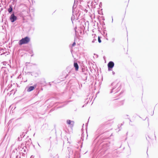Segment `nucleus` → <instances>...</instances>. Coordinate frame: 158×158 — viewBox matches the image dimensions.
Masks as SVG:
<instances>
[{
	"label": "nucleus",
	"instance_id": "1",
	"mask_svg": "<svg viewBox=\"0 0 158 158\" xmlns=\"http://www.w3.org/2000/svg\"><path fill=\"white\" fill-rule=\"evenodd\" d=\"M121 85L120 83L116 82H114L111 84V86L112 87V89L110 92L112 93L113 92H115V93L118 92L121 89Z\"/></svg>",
	"mask_w": 158,
	"mask_h": 158
},
{
	"label": "nucleus",
	"instance_id": "2",
	"mask_svg": "<svg viewBox=\"0 0 158 158\" xmlns=\"http://www.w3.org/2000/svg\"><path fill=\"white\" fill-rule=\"evenodd\" d=\"M30 38L29 37L27 36L20 40L19 42V44L20 45L24 44H27L30 42Z\"/></svg>",
	"mask_w": 158,
	"mask_h": 158
},
{
	"label": "nucleus",
	"instance_id": "3",
	"mask_svg": "<svg viewBox=\"0 0 158 158\" xmlns=\"http://www.w3.org/2000/svg\"><path fill=\"white\" fill-rule=\"evenodd\" d=\"M105 128V125L104 124L101 125L96 131L97 133L101 135L104 133V129Z\"/></svg>",
	"mask_w": 158,
	"mask_h": 158
},
{
	"label": "nucleus",
	"instance_id": "4",
	"mask_svg": "<svg viewBox=\"0 0 158 158\" xmlns=\"http://www.w3.org/2000/svg\"><path fill=\"white\" fill-rule=\"evenodd\" d=\"M69 72H68L67 70H65L63 71L62 75L60 77V78L64 80L66 79L69 76Z\"/></svg>",
	"mask_w": 158,
	"mask_h": 158
},
{
	"label": "nucleus",
	"instance_id": "5",
	"mask_svg": "<svg viewBox=\"0 0 158 158\" xmlns=\"http://www.w3.org/2000/svg\"><path fill=\"white\" fill-rule=\"evenodd\" d=\"M110 144L108 143H105L102 145V151L106 152L109 148Z\"/></svg>",
	"mask_w": 158,
	"mask_h": 158
},
{
	"label": "nucleus",
	"instance_id": "6",
	"mask_svg": "<svg viewBox=\"0 0 158 158\" xmlns=\"http://www.w3.org/2000/svg\"><path fill=\"white\" fill-rule=\"evenodd\" d=\"M114 65V62L112 61H109L107 64L108 71H112Z\"/></svg>",
	"mask_w": 158,
	"mask_h": 158
},
{
	"label": "nucleus",
	"instance_id": "7",
	"mask_svg": "<svg viewBox=\"0 0 158 158\" xmlns=\"http://www.w3.org/2000/svg\"><path fill=\"white\" fill-rule=\"evenodd\" d=\"M32 143L31 139L30 138L27 141L25 142V148L28 150L30 148V145Z\"/></svg>",
	"mask_w": 158,
	"mask_h": 158
},
{
	"label": "nucleus",
	"instance_id": "8",
	"mask_svg": "<svg viewBox=\"0 0 158 158\" xmlns=\"http://www.w3.org/2000/svg\"><path fill=\"white\" fill-rule=\"evenodd\" d=\"M9 19L11 23H13L17 20V17L15 15L14 13L10 15Z\"/></svg>",
	"mask_w": 158,
	"mask_h": 158
},
{
	"label": "nucleus",
	"instance_id": "9",
	"mask_svg": "<svg viewBox=\"0 0 158 158\" xmlns=\"http://www.w3.org/2000/svg\"><path fill=\"white\" fill-rule=\"evenodd\" d=\"M37 86V84H34L33 86H29L26 88L27 89V92H31L34 89H35Z\"/></svg>",
	"mask_w": 158,
	"mask_h": 158
},
{
	"label": "nucleus",
	"instance_id": "10",
	"mask_svg": "<svg viewBox=\"0 0 158 158\" xmlns=\"http://www.w3.org/2000/svg\"><path fill=\"white\" fill-rule=\"evenodd\" d=\"M82 76L83 77V79L85 80H86L87 79L88 76V72L86 70V72L84 71L83 69H82Z\"/></svg>",
	"mask_w": 158,
	"mask_h": 158
},
{
	"label": "nucleus",
	"instance_id": "11",
	"mask_svg": "<svg viewBox=\"0 0 158 158\" xmlns=\"http://www.w3.org/2000/svg\"><path fill=\"white\" fill-rule=\"evenodd\" d=\"M73 66L75 70L76 71H78L79 69V66L76 62L74 61Z\"/></svg>",
	"mask_w": 158,
	"mask_h": 158
},
{
	"label": "nucleus",
	"instance_id": "12",
	"mask_svg": "<svg viewBox=\"0 0 158 158\" xmlns=\"http://www.w3.org/2000/svg\"><path fill=\"white\" fill-rule=\"evenodd\" d=\"M68 125H70L73 127L74 125V122L70 120H67L66 121Z\"/></svg>",
	"mask_w": 158,
	"mask_h": 158
},
{
	"label": "nucleus",
	"instance_id": "13",
	"mask_svg": "<svg viewBox=\"0 0 158 158\" xmlns=\"http://www.w3.org/2000/svg\"><path fill=\"white\" fill-rule=\"evenodd\" d=\"M9 8L7 9V11L9 13H11L13 11V7L11 5H9Z\"/></svg>",
	"mask_w": 158,
	"mask_h": 158
},
{
	"label": "nucleus",
	"instance_id": "14",
	"mask_svg": "<svg viewBox=\"0 0 158 158\" xmlns=\"http://www.w3.org/2000/svg\"><path fill=\"white\" fill-rule=\"evenodd\" d=\"M51 158H59V156L57 154H52L50 155Z\"/></svg>",
	"mask_w": 158,
	"mask_h": 158
},
{
	"label": "nucleus",
	"instance_id": "15",
	"mask_svg": "<svg viewBox=\"0 0 158 158\" xmlns=\"http://www.w3.org/2000/svg\"><path fill=\"white\" fill-rule=\"evenodd\" d=\"M74 158H80V154L78 152H76L74 154Z\"/></svg>",
	"mask_w": 158,
	"mask_h": 158
},
{
	"label": "nucleus",
	"instance_id": "16",
	"mask_svg": "<svg viewBox=\"0 0 158 158\" xmlns=\"http://www.w3.org/2000/svg\"><path fill=\"white\" fill-rule=\"evenodd\" d=\"M27 132H26L25 133V134H24V133L23 132L21 135H20V137L21 138H23L25 135V134L27 133Z\"/></svg>",
	"mask_w": 158,
	"mask_h": 158
},
{
	"label": "nucleus",
	"instance_id": "17",
	"mask_svg": "<svg viewBox=\"0 0 158 158\" xmlns=\"http://www.w3.org/2000/svg\"><path fill=\"white\" fill-rule=\"evenodd\" d=\"M124 104V101L123 100L119 102L118 105L121 106L123 105Z\"/></svg>",
	"mask_w": 158,
	"mask_h": 158
},
{
	"label": "nucleus",
	"instance_id": "18",
	"mask_svg": "<svg viewBox=\"0 0 158 158\" xmlns=\"http://www.w3.org/2000/svg\"><path fill=\"white\" fill-rule=\"evenodd\" d=\"M106 29H103V34L105 36H107V33L106 32Z\"/></svg>",
	"mask_w": 158,
	"mask_h": 158
},
{
	"label": "nucleus",
	"instance_id": "19",
	"mask_svg": "<svg viewBox=\"0 0 158 158\" xmlns=\"http://www.w3.org/2000/svg\"><path fill=\"white\" fill-rule=\"evenodd\" d=\"M101 37L99 36H98V42L100 43L102 42V40L101 39Z\"/></svg>",
	"mask_w": 158,
	"mask_h": 158
},
{
	"label": "nucleus",
	"instance_id": "20",
	"mask_svg": "<svg viewBox=\"0 0 158 158\" xmlns=\"http://www.w3.org/2000/svg\"><path fill=\"white\" fill-rule=\"evenodd\" d=\"M75 19V18L74 17V16L73 15L71 18V20L73 23V20H74Z\"/></svg>",
	"mask_w": 158,
	"mask_h": 158
},
{
	"label": "nucleus",
	"instance_id": "21",
	"mask_svg": "<svg viewBox=\"0 0 158 158\" xmlns=\"http://www.w3.org/2000/svg\"><path fill=\"white\" fill-rule=\"evenodd\" d=\"M16 91H17V90L16 89H13L11 90V92H12V93H13V92L14 91V94H15V93L16 92Z\"/></svg>",
	"mask_w": 158,
	"mask_h": 158
},
{
	"label": "nucleus",
	"instance_id": "22",
	"mask_svg": "<svg viewBox=\"0 0 158 158\" xmlns=\"http://www.w3.org/2000/svg\"><path fill=\"white\" fill-rule=\"evenodd\" d=\"M25 146H24V144L23 143H22L21 145V147L23 149L24 147Z\"/></svg>",
	"mask_w": 158,
	"mask_h": 158
},
{
	"label": "nucleus",
	"instance_id": "23",
	"mask_svg": "<svg viewBox=\"0 0 158 158\" xmlns=\"http://www.w3.org/2000/svg\"><path fill=\"white\" fill-rule=\"evenodd\" d=\"M75 2H74V4L73 6V11L74 8H76V6H75Z\"/></svg>",
	"mask_w": 158,
	"mask_h": 158
},
{
	"label": "nucleus",
	"instance_id": "24",
	"mask_svg": "<svg viewBox=\"0 0 158 158\" xmlns=\"http://www.w3.org/2000/svg\"><path fill=\"white\" fill-rule=\"evenodd\" d=\"M100 24L101 25H102V26H104V25H105V23L103 21H102V23H101Z\"/></svg>",
	"mask_w": 158,
	"mask_h": 158
},
{
	"label": "nucleus",
	"instance_id": "25",
	"mask_svg": "<svg viewBox=\"0 0 158 158\" xmlns=\"http://www.w3.org/2000/svg\"><path fill=\"white\" fill-rule=\"evenodd\" d=\"M83 133L82 134V136L81 137V141L82 140V141H83Z\"/></svg>",
	"mask_w": 158,
	"mask_h": 158
},
{
	"label": "nucleus",
	"instance_id": "26",
	"mask_svg": "<svg viewBox=\"0 0 158 158\" xmlns=\"http://www.w3.org/2000/svg\"><path fill=\"white\" fill-rule=\"evenodd\" d=\"M76 44V43L75 42H74L73 44H72V46L73 47Z\"/></svg>",
	"mask_w": 158,
	"mask_h": 158
},
{
	"label": "nucleus",
	"instance_id": "27",
	"mask_svg": "<svg viewBox=\"0 0 158 158\" xmlns=\"http://www.w3.org/2000/svg\"><path fill=\"white\" fill-rule=\"evenodd\" d=\"M22 140V138H20V137H18V141H20Z\"/></svg>",
	"mask_w": 158,
	"mask_h": 158
},
{
	"label": "nucleus",
	"instance_id": "28",
	"mask_svg": "<svg viewBox=\"0 0 158 158\" xmlns=\"http://www.w3.org/2000/svg\"><path fill=\"white\" fill-rule=\"evenodd\" d=\"M102 3L101 2H100L99 4V7H102Z\"/></svg>",
	"mask_w": 158,
	"mask_h": 158
},
{
	"label": "nucleus",
	"instance_id": "29",
	"mask_svg": "<svg viewBox=\"0 0 158 158\" xmlns=\"http://www.w3.org/2000/svg\"><path fill=\"white\" fill-rule=\"evenodd\" d=\"M95 41H96V39H94L92 41V43H94L95 42Z\"/></svg>",
	"mask_w": 158,
	"mask_h": 158
},
{
	"label": "nucleus",
	"instance_id": "30",
	"mask_svg": "<svg viewBox=\"0 0 158 158\" xmlns=\"http://www.w3.org/2000/svg\"><path fill=\"white\" fill-rule=\"evenodd\" d=\"M114 40H115L114 38H113L112 40V42H113L114 41Z\"/></svg>",
	"mask_w": 158,
	"mask_h": 158
},
{
	"label": "nucleus",
	"instance_id": "31",
	"mask_svg": "<svg viewBox=\"0 0 158 158\" xmlns=\"http://www.w3.org/2000/svg\"><path fill=\"white\" fill-rule=\"evenodd\" d=\"M102 20H103V21H104L105 20V19L104 17H102Z\"/></svg>",
	"mask_w": 158,
	"mask_h": 158
},
{
	"label": "nucleus",
	"instance_id": "32",
	"mask_svg": "<svg viewBox=\"0 0 158 158\" xmlns=\"http://www.w3.org/2000/svg\"><path fill=\"white\" fill-rule=\"evenodd\" d=\"M102 27L103 28V29H106V27L105 26H102Z\"/></svg>",
	"mask_w": 158,
	"mask_h": 158
},
{
	"label": "nucleus",
	"instance_id": "33",
	"mask_svg": "<svg viewBox=\"0 0 158 158\" xmlns=\"http://www.w3.org/2000/svg\"><path fill=\"white\" fill-rule=\"evenodd\" d=\"M25 155V153H22V156H24Z\"/></svg>",
	"mask_w": 158,
	"mask_h": 158
},
{
	"label": "nucleus",
	"instance_id": "34",
	"mask_svg": "<svg viewBox=\"0 0 158 158\" xmlns=\"http://www.w3.org/2000/svg\"><path fill=\"white\" fill-rule=\"evenodd\" d=\"M54 110V109H53V108L51 109V110H50V111H52Z\"/></svg>",
	"mask_w": 158,
	"mask_h": 158
},
{
	"label": "nucleus",
	"instance_id": "35",
	"mask_svg": "<svg viewBox=\"0 0 158 158\" xmlns=\"http://www.w3.org/2000/svg\"><path fill=\"white\" fill-rule=\"evenodd\" d=\"M23 151L24 152H26V150L25 149H24L23 150Z\"/></svg>",
	"mask_w": 158,
	"mask_h": 158
},
{
	"label": "nucleus",
	"instance_id": "36",
	"mask_svg": "<svg viewBox=\"0 0 158 158\" xmlns=\"http://www.w3.org/2000/svg\"><path fill=\"white\" fill-rule=\"evenodd\" d=\"M112 73H113V74L114 75L115 74V72H114V71H113L112 72Z\"/></svg>",
	"mask_w": 158,
	"mask_h": 158
},
{
	"label": "nucleus",
	"instance_id": "37",
	"mask_svg": "<svg viewBox=\"0 0 158 158\" xmlns=\"http://www.w3.org/2000/svg\"><path fill=\"white\" fill-rule=\"evenodd\" d=\"M85 125L87 127V126H88V123H86V124H85Z\"/></svg>",
	"mask_w": 158,
	"mask_h": 158
},
{
	"label": "nucleus",
	"instance_id": "38",
	"mask_svg": "<svg viewBox=\"0 0 158 158\" xmlns=\"http://www.w3.org/2000/svg\"><path fill=\"white\" fill-rule=\"evenodd\" d=\"M95 36H96V37H97V36H96V35L95 34V36H94V38H95Z\"/></svg>",
	"mask_w": 158,
	"mask_h": 158
},
{
	"label": "nucleus",
	"instance_id": "39",
	"mask_svg": "<svg viewBox=\"0 0 158 158\" xmlns=\"http://www.w3.org/2000/svg\"><path fill=\"white\" fill-rule=\"evenodd\" d=\"M112 23L113 22V17L112 16Z\"/></svg>",
	"mask_w": 158,
	"mask_h": 158
},
{
	"label": "nucleus",
	"instance_id": "40",
	"mask_svg": "<svg viewBox=\"0 0 158 158\" xmlns=\"http://www.w3.org/2000/svg\"><path fill=\"white\" fill-rule=\"evenodd\" d=\"M2 65H5V64H4V62H2Z\"/></svg>",
	"mask_w": 158,
	"mask_h": 158
},
{
	"label": "nucleus",
	"instance_id": "41",
	"mask_svg": "<svg viewBox=\"0 0 158 158\" xmlns=\"http://www.w3.org/2000/svg\"><path fill=\"white\" fill-rule=\"evenodd\" d=\"M63 107V106H59V107H58V108H61V107Z\"/></svg>",
	"mask_w": 158,
	"mask_h": 158
},
{
	"label": "nucleus",
	"instance_id": "42",
	"mask_svg": "<svg viewBox=\"0 0 158 158\" xmlns=\"http://www.w3.org/2000/svg\"><path fill=\"white\" fill-rule=\"evenodd\" d=\"M128 119H129L130 120V122H131V119L130 118H128Z\"/></svg>",
	"mask_w": 158,
	"mask_h": 158
},
{
	"label": "nucleus",
	"instance_id": "43",
	"mask_svg": "<svg viewBox=\"0 0 158 158\" xmlns=\"http://www.w3.org/2000/svg\"><path fill=\"white\" fill-rule=\"evenodd\" d=\"M76 32H77V31L76 30H75V33H76Z\"/></svg>",
	"mask_w": 158,
	"mask_h": 158
},
{
	"label": "nucleus",
	"instance_id": "44",
	"mask_svg": "<svg viewBox=\"0 0 158 158\" xmlns=\"http://www.w3.org/2000/svg\"><path fill=\"white\" fill-rule=\"evenodd\" d=\"M85 105H84L82 106V107H83L84 106H85Z\"/></svg>",
	"mask_w": 158,
	"mask_h": 158
},
{
	"label": "nucleus",
	"instance_id": "45",
	"mask_svg": "<svg viewBox=\"0 0 158 158\" xmlns=\"http://www.w3.org/2000/svg\"><path fill=\"white\" fill-rule=\"evenodd\" d=\"M14 1H16V0H13Z\"/></svg>",
	"mask_w": 158,
	"mask_h": 158
},
{
	"label": "nucleus",
	"instance_id": "46",
	"mask_svg": "<svg viewBox=\"0 0 158 158\" xmlns=\"http://www.w3.org/2000/svg\"><path fill=\"white\" fill-rule=\"evenodd\" d=\"M147 152H148V150L147 151ZM147 155H148V153H147L148 152H147Z\"/></svg>",
	"mask_w": 158,
	"mask_h": 158
},
{
	"label": "nucleus",
	"instance_id": "47",
	"mask_svg": "<svg viewBox=\"0 0 158 158\" xmlns=\"http://www.w3.org/2000/svg\"><path fill=\"white\" fill-rule=\"evenodd\" d=\"M97 57H98V55H97Z\"/></svg>",
	"mask_w": 158,
	"mask_h": 158
},
{
	"label": "nucleus",
	"instance_id": "48",
	"mask_svg": "<svg viewBox=\"0 0 158 158\" xmlns=\"http://www.w3.org/2000/svg\"><path fill=\"white\" fill-rule=\"evenodd\" d=\"M49 85H50V86H51V84L50 83Z\"/></svg>",
	"mask_w": 158,
	"mask_h": 158
},
{
	"label": "nucleus",
	"instance_id": "49",
	"mask_svg": "<svg viewBox=\"0 0 158 158\" xmlns=\"http://www.w3.org/2000/svg\"><path fill=\"white\" fill-rule=\"evenodd\" d=\"M127 115V116H128V115Z\"/></svg>",
	"mask_w": 158,
	"mask_h": 158
},
{
	"label": "nucleus",
	"instance_id": "50",
	"mask_svg": "<svg viewBox=\"0 0 158 158\" xmlns=\"http://www.w3.org/2000/svg\"><path fill=\"white\" fill-rule=\"evenodd\" d=\"M34 65H35L36 64H34Z\"/></svg>",
	"mask_w": 158,
	"mask_h": 158
},
{
	"label": "nucleus",
	"instance_id": "51",
	"mask_svg": "<svg viewBox=\"0 0 158 158\" xmlns=\"http://www.w3.org/2000/svg\"><path fill=\"white\" fill-rule=\"evenodd\" d=\"M147 118V117H146V118H145V119H146V118Z\"/></svg>",
	"mask_w": 158,
	"mask_h": 158
}]
</instances>
